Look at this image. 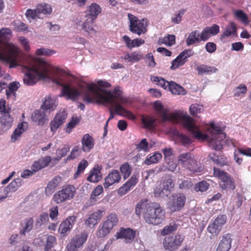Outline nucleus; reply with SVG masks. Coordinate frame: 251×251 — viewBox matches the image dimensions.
<instances>
[{"mask_svg": "<svg viewBox=\"0 0 251 251\" xmlns=\"http://www.w3.org/2000/svg\"><path fill=\"white\" fill-rule=\"evenodd\" d=\"M6 63L9 64L10 68L18 66L22 67L25 74L23 78L25 84L33 85L39 80L50 81L62 87L60 97L63 96L66 99L74 101L77 100L81 95L84 100V94L88 92L86 85L94 84L100 89L104 90H106L100 87L108 88L111 86L108 82L102 80L98 81L97 84L76 82L74 77L67 75L62 70L51 66L43 60L31 56L27 57L25 64L22 65L19 48L7 42H6Z\"/></svg>", "mask_w": 251, "mask_h": 251, "instance_id": "1", "label": "nucleus"}, {"mask_svg": "<svg viewBox=\"0 0 251 251\" xmlns=\"http://www.w3.org/2000/svg\"><path fill=\"white\" fill-rule=\"evenodd\" d=\"M154 109L160 115L162 122L170 121L174 123L181 121L184 126L196 138L198 139H207L209 146L212 149L220 151L223 149L222 141L225 138L226 134L224 132V127H221L218 124L211 123L208 128L209 135H207L201 131L195 125L193 119L187 115L186 112L177 111L169 113V109L162 103L155 101L153 104Z\"/></svg>", "mask_w": 251, "mask_h": 251, "instance_id": "2", "label": "nucleus"}, {"mask_svg": "<svg viewBox=\"0 0 251 251\" xmlns=\"http://www.w3.org/2000/svg\"><path fill=\"white\" fill-rule=\"evenodd\" d=\"M88 92L84 95V101L87 103H97L110 106L109 121L114 118L113 110L116 114L134 120L135 117L130 112L126 110L121 104L126 102L122 95L121 87L116 86L113 91L100 89L94 84L86 85Z\"/></svg>", "mask_w": 251, "mask_h": 251, "instance_id": "3", "label": "nucleus"}, {"mask_svg": "<svg viewBox=\"0 0 251 251\" xmlns=\"http://www.w3.org/2000/svg\"><path fill=\"white\" fill-rule=\"evenodd\" d=\"M143 212L145 221L153 225H159L165 219V211L156 203L150 202L147 200L139 202L135 209L137 215Z\"/></svg>", "mask_w": 251, "mask_h": 251, "instance_id": "4", "label": "nucleus"}, {"mask_svg": "<svg viewBox=\"0 0 251 251\" xmlns=\"http://www.w3.org/2000/svg\"><path fill=\"white\" fill-rule=\"evenodd\" d=\"M101 12L100 5L93 3L87 8L85 20H83L81 17H76L74 20V24L77 29L83 30L88 36L92 37L97 33V31L93 28V23Z\"/></svg>", "mask_w": 251, "mask_h": 251, "instance_id": "5", "label": "nucleus"}, {"mask_svg": "<svg viewBox=\"0 0 251 251\" xmlns=\"http://www.w3.org/2000/svg\"><path fill=\"white\" fill-rule=\"evenodd\" d=\"M178 163L190 171L197 173L202 171L201 167L199 166L197 160L189 152L180 154L177 157Z\"/></svg>", "mask_w": 251, "mask_h": 251, "instance_id": "6", "label": "nucleus"}, {"mask_svg": "<svg viewBox=\"0 0 251 251\" xmlns=\"http://www.w3.org/2000/svg\"><path fill=\"white\" fill-rule=\"evenodd\" d=\"M128 18L130 23L129 30L131 32L140 35L147 32L148 25L147 19L139 20L131 14H128Z\"/></svg>", "mask_w": 251, "mask_h": 251, "instance_id": "7", "label": "nucleus"}, {"mask_svg": "<svg viewBox=\"0 0 251 251\" xmlns=\"http://www.w3.org/2000/svg\"><path fill=\"white\" fill-rule=\"evenodd\" d=\"M118 223V218L116 214L111 213L106 219V220L103 223L101 227L100 226L97 231L96 235L98 237H103L107 235L113 228L116 226Z\"/></svg>", "mask_w": 251, "mask_h": 251, "instance_id": "8", "label": "nucleus"}, {"mask_svg": "<svg viewBox=\"0 0 251 251\" xmlns=\"http://www.w3.org/2000/svg\"><path fill=\"white\" fill-rule=\"evenodd\" d=\"M214 175L220 180L221 187L225 190H233L235 185L232 178L227 173L214 167L213 168Z\"/></svg>", "mask_w": 251, "mask_h": 251, "instance_id": "9", "label": "nucleus"}, {"mask_svg": "<svg viewBox=\"0 0 251 251\" xmlns=\"http://www.w3.org/2000/svg\"><path fill=\"white\" fill-rule=\"evenodd\" d=\"M88 237V232L83 231L80 233L75 235L70 240L66 246L67 251H79L83 248L84 244L86 242Z\"/></svg>", "mask_w": 251, "mask_h": 251, "instance_id": "10", "label": "nucleus"}, {"mask_svg": "<svg viewBox=\"0 0 251 251\" xmlns=\"http://www.w3.org/2000/svg\"><path fill=\"white\" fill-rule=\"evenodd\" d=\"M186 199V196L182 193L173 195L169 198L167 208L172 212L178 211L184 207Z\"/></svg>", "mask_w": 251, "mask_h": 251, "instance_id": "11", "label": "nucleus"}, {"mask_svg": "<svg viewBox=\"0 0 251 251\" xmlns=\"http://www.w3.org/2000/svg\"><path fill=\"white\" fill-rule=\"evenodd\" d=\"M75 188L72 185H68L62 190L58 191L53 197V201L57 203L72 199L75 195Z\"/></svg>", "mask_w": 251, "mask_h": 251, "instance_id": "12", "label": "nucleus"}, {"mask_svg": "<svg viewBox=\"0 0 251 251\" xmlns=\"http://www.w3.org/2000/svg\"><path fill=\"white\" fill-rule=\"evenodd\" d=\"M226 217L224 215L218 216L217 218L207 227V231L213 236H217L222 230V226L226 224Z\"/></svg>", "mask_w": 251, "mask_h": 251, "instance_id": "13", "label": "nucleus"}, {"mask_svg": "<svg viewBox=\"0 0 251 251\" xmlns=\"http://www.w3.org/2000/svg\"><path fill=\"white\" fill-rule=\"evenodd\" d=\"M183 240V237L179 234L167 237L163 242L164 247L166 250L175 251L181 246Z\"/></svg>", "mask_w": 251, "mask_h": 251, "instance_id": "14", "label": "nucleus"}, {"mask_svg": "<svg viewBox=\"0 0 251 251\" xmlns=\"http://www.w3.org/2000/svg\"><path fill=\"white\" fill-rule=\"evenodd\" d=\"M237 36V27L233 22H230L224 28L220 35V39L223 43H226L228 38Z\"/></svg>", "mask_w": 251, "mask_h": 251, "instance_id": "15", "label": "nucleus"}, {"mask_svg": "<svg viewBox=\"0 0 251 251\" xmlns=\"http://www.w3.org/2000/svg\"><path fill=\"white\" fill-rule=\"evenodd\" d=\"M194 52L191 50H185L181 52L172 63L171 69L175 70L182 66L187 61V59L193 55Z\"/></svg>", "mask_w": 251, "mask_h": 251, "instance_id": "16", "label": "nucleus"}, {"mask_svg": "<svg viewBox=\"0 0 251 251\" xmlns=\"http://www.w3.org/2000/svg\"><path fill=\"white\" fill-rule=\"evenodd\" d=\"M67 118L66 113L63 111L57 113L53 119L50 124V127L52 134H54L58 128H59L65 122Z\"/></svg>", "mask_w": 251, "mask_h": 251, "instance_id": "17", "label": "nucleus"}, {"mask_svg": "<svg viewBox=\"0 0 251 251\" xmlns=\"http://www.w3.org/2000/svg\"><path fill=\"white\" fill-rule=\"evenodd\" d=\"M76 220V216H69L60 225L58 232L62 236L64 237L69 233L73 228Z\"/></svg>", "mask_w": 251, "mask_h": 251, "instance_id": "18", "label": "nucleus"}, {"mask_svg": "<svg viewBox=\"0 0 251 251\" xmlns=\"http://www.w3.org/2000/svg\"><path fill=\"white\" fill-rule=\"evenodd\" d=\"M136 232L135 230L129 228H121L119 231L117 232L115 236L116 239H124L126 243H130L133 241Z\"/></svg>", "mask_w": 251, "mask_h": 251, "instance_id": "19", "label": "nucleus"}, {"mask_svg": "<svg viewBox=\"0 0 251 251\" xmlns=\"http://www.w3.org/2000/svg\"><path fill=\"white\" fill-rule=\"evenodd\" d=\"M103 211L98 210L89 215L88 218L85 221V225L89 227H93L96 226L101 217Z\"/></svg>", "mask_w": 251, "mask_h": 251, "instance_id": "20", "label": "nucleus"}, {"mask_svg": "<svg viewBox=\"0 0 251 251\" xmlns=\"http://www.w3.org/2000/svg\"><path fill=\"white\" fill-rule=\"evenodd\" d=\"M121 176L117 170H114L110 172L105 178V182L103 183L104 187L108 188L110 186L118 183L121 179Z\"/></svg>", "mask_w": 251, "mask_h": 251, "instance_id": "21", "label": "nucleus"}, {"mask_svg": "<svg viewBox=\"0 0 251 251\" xmlns=\"http://www.w3.org/2000/svg\"><path fill=\"white\" fill-rule=\"evenodd\" d=\"M31 119L38 125L41 126L48 121L46 113L42 110H36L31 115Z\"/></svg>", "mask_w": 251, "mask_h": 251, "instance_id": "22", "label": "nucleus"}, {"mask_svg": "<svg viewBox=\"0 0 251 251\" xmlns=\"http://www.w3.org/2000/svg\"><path fill=\"white\" fill-rule=\"evenodd\" d=\"M58 104L57 99L55 96H48L45 98L41 108L45 110L53 111L55 110Z\"/></svg>", "mask_w": 251, "mask_h": 251, "instance_id": "23", "label": "nucleus"}, {"mask_svg": "<svg viewBox=\"0 0 251 251\" xmlns=\"http://www.w3.org/2000/svg\"><path fill=\"white\" fill-rule=\"evenodd\" d=\"M95 144L94 139L89 134H85L81 139L82 150L88 152L92 150Z\"/></svg>", "mask_w": 251, "mask_h": 251, "instance_id": "24", "label": "nucleus"}, {"mask_svg": "<svg viewBox=\"0 0 251 251\" xmlns=\"http://www.w3.org/2000/svg\"><path fill=\"white\" fill-rule=\"evenodd\" d=\"M231 242L232 239L230 234L224 235L216 251H229L231 246Z\"/></svg>", "mask_w": 251, "mask_h": 251, "instance_id": "25", "label": "nucleus"}, {"mask_svg": "<svg viewBox=\"0 0 251 251\" xmlns=\"http://www.w3.org/2000/svg\"><path fill=\"white\" fill-rule=\"evenodd\" d=\"M143 55L137 51H133L131 53H125L124 55L121 57V58L125 60L126 63L133 64L138 62L143 58Z\"/></svg>", "mask_w": 251, "mask_h": 251, "instance_id": "26", "label": "nucleus"}, {"mask_svg": "<svg viewBox=\"0 0 251 251\" xmlns=\"http://www.w3.org/2000/svg\"><path fill=\"white\" fill-rule=\"evenodd\" d=\"M27 127L28 124L26 122H23L18 124L11 136L12 142H15L18 140L21 135L27 129Z\"/></svg>", "mask_w": 251, "mask_h": 251, "instance_id": "27", "label": "nucleus"}, {"mask_svg": "<svg viewBox=\"0 0 251 251\" xmlns=\"http://www.w3.org/2000/svg\"><path fill=\"white\" fill-rule=\"evenodd\" d=\"M51 157L49 156H46L42 157L38 160L34 162L31 167V170L33 172L35 173L47 166L51 161Z\"/></svg>", "mask_w": 251, "mask_h": 251, "instance_id": "28", "label": "nucleus"}, {"mask_svg": "<svg viewBox=\"0 0 251 251\" xmlns=\"http://www.w3.org/2000/svg\"><path fill=\"white\" fill-rule=\"evenodd\" d=\"M138 179L134 176L131 177L118 190V194L120 195H123L128 192L132 187H133L137 183Z\"/></svg>", "mask_w": 251, "mask_h": 251, "instance_id": "29", "label": "nucleus"}, {"mask_svg": "<svg viewBox=\"0 0 251 251\" xmlns=\"http://www.w3.org/2000/svg\"><path fill=\"white\" fill-rule=\"evenodd\" d=\"M101 168L99 165H95L90 171L87 180L92 182H97L101 178L100 170Z\"/></svg>", "mask_w": 251, "mask_h": 251, "instance_id": "30", "label": "nucleus"}, {"mask_svg": "<svg viewBox=\"0 0 251 251\" xmlns=\"http://www.w3.org/2000/svg\"><path fill=\"white\" fill-rule=\"evenodd\" d=\"M34 220L32 218H25L22 223V228L20 231L21 235H25L26 233L30 232L33 227Z\"/></svg>", "mask_w": 251, "mask_h": 251, "instance_id": "31", "label": "nucleus"}, {"mask_svg": "<svg viewBox=\"0 0 251 251\" xmlns=\"http://www.w3.org/2000/svg\"><path fill=\"white\" fill-rule=\"evenodd\" d=\"M167 89L174 95H184L186 93V91L181 86L172 81H170Z\"/></svg>", "mask_w": 251, "mask_h": 251, "instance_id": "32", "label": "nucleus"}, {"mask_svg": "<svg viewBox=\"0 0 251 251\" xmlns=\"http://www.w3.org/2000/svg\"><path fill=\"white\" fill-rule=\"evenodd\" d=\"M197 70L199 75H209L215 73L218 71V69L214 66H210L206 65H201L197 67Z\"/></svg>", "mask_w": 251, "mask_h": 251, "instance_id": "33", "label": "nucleus"}, {"mask_svg": "<svg viewBox=\"0 0 251 251\" xmlns=\"http://www.w3.org/2000/svg\"><path fill=\"white\" fill-rule=\"evenodd\" d=\"M200 33L198 30H194L191 32L188 35L186 40V45L188 46L200 43Z\"/></svg>", "mask_w": 251, "mask_h": 251, "instance_id": "34", "label": "nucleus"}, {"mask_svg": "<svg viewBox=\"0 0 251 251\" xmlns=\"http://www.w3.org/2000/svg\"><path fill=\"white\" fill-rule=\"evenodd\" d=\"M0 122L2 128L7 130L12 126L13 119L10 114L3 115L0 118Z\"/></svg>", "mask_w": 251, "mask_h": 251, "instance_id": "35", "label": "nucleus"}, {"mask_svg": "<svg viewBox=\"0 0 251 251\" xmlns=\"http://www.w3.org/2000/svg\"><path fill=\"white\" fill-rule=\"evenodd\" d=\"M233 14L235 17L244 24L247 25L250 23L248 16L243 10H235Z\"/></svg>", "mask_w": 251, "mask_h": 251, "instance_id": "36", "label": "nucleus"}, {"mask_svg": "<svg viewBox=\"0 0 251 251\" xmlns=\"http://www.w3.org/2000/svg\"><path fill=\"white\" fill-rule=\"evenodd\" d=\"M151 80L157 85L162 87L164 89H168L170 81H166L164 78L156 76H152L151 77Z\"/></svg>", "mask_w": 251, "mask_h": 251, "instance_id": "37", "label": "nucleus"}, {"mask_svg": "<svg viewBox=\"0 0 251 251\" xmlns=\"http://www.w3.org/2000/svg\"><path fill=\"white\" fill-rule=\"evenodd\" d=\"M161 184H162V187H163L164 190H166V192H168V195L174 186L173 180L169 176L165 177Z\"/></svg>", "mask_w": 251, "mask_h": 251, "instance_id": "38", "label": "nucleus"}, {"mask_svg": "<svg viewBox=\"0 0 251 251\" xmlns=\"http://www.w3.org/2000/svg\"><path fill=\"white\" fill-rule=\"evenodd\" d=\"M61 182V177L60 176L55 177L51 181L48 183L46 192H52L54 191Z\"/></svg>", "mask_w": 251, "mask_h": 251, "instance_id": "39", "label": "nucleus"}, {"mask_svg": "<svg viewBox=\"0 0 251 251\" xmlns=\"http://www.w3.org/2000/svg\"><path fill=\"white\" fill-rule=\"evenodd\" d=\"M38 14H50L51 13V6L47 3L40 4L36 6Z\"/></svg>", "mask_w": 251, "mask_h": 251, "instance_id": "40", "label": "nucleus"}, {"mask_svg": "<svg viewBox=\"0 0 251 251\" xmlns=\"http://www.w3.org/2000/svg\"><path fill=\"white\" fill-rule=\"evenodd\" d=\"M162 157V154L159 152H155L152 156H147L144 163L149 165L152 164L157 163Z\"/></svg>", "mask_w": 251, "mask_h": 251, "instance_id": "41", "label": "nucleus"}, {"mask_svg": "<svg viewBox=\"0 0 251 251\" xmlns=\"http://www.w3.org/2000/svg\"><path fill=\"white\" fill-rule=\"evenodd\" d=\"M247 91V86L244 84H241L238 86L236 87L233 90L234 95L237 97H243L246 93Z\"/></svg>", "mask_w": 251, "mask_h": 251, "instance_id": "42", "label": "nucleus"}, {"mask_svg": "<svg viewBox=\"0 0 251 251\" xmlns=\"http://www.w3.org/2000/svg\"><path fill=\"white\" fill-rule=\"evenodd\" d=\"M55 53L56 51L54 50L44 48L38 49L36 51V54L37 56H50Z\"/></svg>", "mask_w": 251, "mask_h": 251, "instance_id": "43", "label": "nucleus"}, {"mask_svg": "<svg viewBox=\"0 0 251 251\" xmlns=\"http://www.w3.org/2000/svg\"><path fill=\"white\" fill-rule=\"evenodd\" d=\"M177 226L175 223H171L168 226H165L161 231V234L166 235L172 233L177 229Z\"/></svg>", "mask_w": 251, "mask_h": 251, "instance_id": "44", "label": "nucleus"}, {"mask_svg": "<svg viewBox=\"0 0 251 251\" xmlns=\"http://www.w3.org/2000/svg\"><path fill=\"white\" fill-rule=\"evenodd\" d=\"M175 36L174 35H168L162 39H159V42L161 44L171 46L175 43Z\"/></svg>", "mask_w": 251, "mask_h": 251, "instance_id": "45", "label": "nucleus"}, {"mask_svg": "<svg viewBox=\"0 0 251 251\" xmlns=\"http://www.w3.org/2000/svg\"><path fill=\"white\" fill-rule=\"evenodd\" d=\"M70 150V148L68 145H64L61 149H58L56 150V157L57 160H59L61 158L65 156Z\"/></svg>", "mask_w": 251, "mask_h": 251, "instance_id": "46", "label": "nucleus"}, {"mask_svg": "<svg viewBox=\"0 0 251 251\" xmlns=\"http://www.w3.org/2000/svg\"><path fill=\"white\" fill-rule=\"evenodd\" d=\"M49 220V215L46 212L41 214L39 217L36 219L35 225L37 226H41L42 225L46 224Z\"/></svg>", "mask_w": 251, "mask_h": 251, "instance_id": "47", "label": "nucleus"}, {"mask_svg": "<svg viewBox=\"0 0 251 251\" xmlns=\"http://www.w3.org/2000/svg\"><path fill=\"white\" fill-rule=\"evenodd\" d=\"M120 171L125 179L128 177L131 173V169L127 163L123 164L120 167Z\"/></svg>", "mask_w": 251, "mask_h": 251, "instance_id": "48", "label": "nucleus"}, {"mask_svg": "<svg viewBox=\"0 0 251 251\" xmlns=\"http://www.w3.org/2000/svg\"><path fill=\"white\" fill-rule=\"evenodd\" d=\"M12 37V31L8 28H2L0 29V39L8 40Z\"/></svg>", "mask_w": 251, "mask_h": 251, "instance_id": "49", "label": "nucleus"}, {"mask_svg": "<svg viewBox=\"0 0 251 251\" xmlns=\"http://www.w3.org/2000/svg\"><path fill=\"white\" fill-rule=\"evenodd\" d=\"M185 10L181 9L178 12H176L174 16L172 17L171 21L175 24H178L181 21V18L184 14Z\"/></svg>", "mask_w": 251, "mask_h": 251, "instance_id": "50", "label": "nucleus"}, {"mask_svg": "<svg viewBox=\"0 0 251 251\" xmlns=\"http://www.w3.org/2000/svg\"><path fill=\"white\" fill-rule=\"evenodd\" d=\"M11 111V107L6 105L5 100L3 99L0 100V113L1 115L9 114Z\"/></svg>", "mask_w": 251, "mask_h": 251, "instance_id": "51", "label": "nucleus"}, {"mask_svg": "<svg viewBox=\"0 0 251 251\" xmlns=\"http://www.w3.org/2000/svg\"><path fill=\"white\" fill-rule=\"evenodd\" d=\"M209 184L205 181H201L196 184L194 189L196 192H204L206 191L209 187Z\"/></svg>", "mask_w": 251, "mask_h": 251, "instance_id": "52", "label": "nucleus"}, {"mask_svg": "<svg viewBox=\"0 0 251 251\" xmlns=\"http://www.w3.org/2000/svg\"><path fill=\"white\" fill-rule=\"evenodd\" d=\"M203 110V106L197 103L191 104L189 107L190 113L194 116L201 113Z\"/></svg>", "mask_w": 251, "mask_h": 251, "instance_id": "53", "label": "nucleus"}, {"mask_svg": "<svg viewBox=\"0 0 251 251\" xmlns=\"http://www.w3.org/2000/svg\"><path fill=\"white\" fill-rule=\"evenodd\" d=\"M136 149L138 151H144V152L149 151L148 142L146 139H142L137 145Z\"/></svg>", "mask_w": 251, "mask_h": 251, "instance_id": "54", "label": "nucleus"}, {"mask_svg": "<svg viewBox=\"0 0 251 251\" xmlns=\"http://www.w3.org/2000/svg\"><path fill=\"white\" fill-rule=\"evenodd\" d=\"M103 192V187L101 185L97 186L95 189L92 191L90 199L91 201H96L97 200V197L100 195Z\"/></svg>", "mask_w": 251, "mask_h": 251, "instance_id": "55", "label": "nucleus"}, {"mask_svg": "<svg viewBox=\"0 0 251 251\" xmlns=\"http://www.w3.org/2000/svg\"><path fill=\"white\" fill-rule=\"evenodd\" d=\"M156 120L152 117H145L142 118V122L148 128H153L155 126Z\"/></svg>", "mask_w": 251, "mask_h": 251, "instance_id": "56", "label": "nucleus"}, {"mask_svg": "<svg viewBox=\"0 0 251 251\" xmlns=\"http://www.w3.org/2000/svg\"><path fill=\"white\" fill-rule=\"evenodd\" d=\"M154 194L155 197H166L168 196V192L164 190L163 187L160 183L159 185L156 186L154 190Z\"/></svg>", "mask_w": 251, "mask_h": 251, "instance_id": "57", "label": "nucleus"}, {"mask_svg": "<svg viewBox=\"0 0 251 251\" xmlns=\"http://www.w3.org/2000/svg\"><path fill=\"white\" fill-rule=\"evenodd\" d=\"M211 36L218 34L220 32V27L216 24L213 25L211 26L205 27Z\"/></svg>", "mask_w": 251, "mask_h": 251, "instance_id": "58", "label": "nucleus"}, {"mask_svg": "<svg viewBox=\"0 0 251 251\" xmlns=\"http://www.w3.org/2000/svg\"><path fill=\"white\" fill-rule=\"evenodd\" d=\"M56 238L54 236L52 235L49 236L47 238L45 250H50L51 249L56 243Z\"/></svg>", "mask_w": 251, "mask_h": 251, "instance_id": "59", "label": "nucleus"}, {"mask_svg": "<svg viewBox=\"0 0 251 251\" xmlns=\"http://www.w3.org/2000/svg\"><path fill=\"white\" fill-rule=\"evenodd\" d=\"M87 166L88 162L86 160L81 161L78 165L76 172L75 174V177L83 173Z\"/></svg>", "mask_w": 251, "mask_h": 251, "instance_id": "60", "label": "nucleus"}, {"mask_svg": "<svg viewBox=\"0 0 251 251\" xmlns=\"http://www.w3.org/2000/svg\"><path fill=\"white\" fill-rule=\"evenodd\" d=\"M209 157L215 164L220 166H223L225 165L224 161L219 156L216 155L215 153H211L209 154Z\"/></svg>", "mask_w": 251, "mask_h": 251, "instance_id": "61", "label": "nucleus"}, {"mask_svg": "<svg viewBox=\"0 0 251 251\" xmlns=\"http://www.w3.org/2000/svg\"><path fill=\"white\" fill-rule=\"evenodd\" d=\"M22 182L21 178H17L13 180L9 185L13 189V192H15L19 187L22 186Z\"/></svg>", "mask_w": 251, "mask_h": 251, "instance_id": "62", "label": "nucleus"}, {"mask_svg": "<svg viewBox=\"0 0 251 251\" xmlns=\"http://www.w3.org/2000/svg\"><path fill=\"white\" fill-rule=\"evenodd\" d=\"M145 60L149 67L151 68L155 67L156 63L154 61L153 56L151 53H148L145 57Z\"/></svg>", "mask_w": 251, "mask_h": 251, "instance_id": "63", "label": "nucleus"}, {"mask_svg": "<svg viewBox=\"0 0 251 251\" xmlns=\"http://www.w3.org/2000/svg\"><path fill=\"white\" fill-rule=\"evenodd\" d=\"M18 40L25 51H29L30 49L29 43L27 39L23 36L18 38Z\"/></svg>", "mask_w": 251, "mask_h": 251, "instance_id": "64", "label": "nucleus"}]
</instances>
